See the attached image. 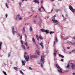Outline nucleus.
I'll return each mask as SVG.
<instances>
[{
	"label": "nucleus",
	"mask_w": 75,
	"mask_h": 75,
	"mask_svg": "<svg viewBox=\"0 0 75 75\" xmlns=\"http://www.w3.org/2000/svg\"><path fill=\"white\" fill-rule=\"evenodd\" d=\"M3 72L4 74V75H7V74H6V72H5L4 71H3Z\"/></svg>",
	"instance_id": "nucleus-36"
},
{
	"label": "nucleus",
	"mask_w": 75,
	"mask_h": 75,
	"mask_svg": "<svg viewBox=\"0 0 75 75\" xmlns=\"http://www.w3.org/2000/svg\"><path fill=\"white\" fill-rule=\"evenodd\" d=\"M21 5V2H19V5Z\"/></svg>",
	"instance_id": "nucleus-57"
},
{
	"label": "nucleus",
	"mask_w": 75,
	"mask_h": 75,
	"mask_svg": "<svg viewBox=\"0 0 75 75\" xmlns=\"http://www.w3.org/2000/svg\"><path fill=\"white\" fill-rule=\"evenodd\" d=\"M41 31L42 32H45L46 31V30L44 29H41Z\"/></svg>",
	"instance_id": "nucleus-16"
},
{
	"label": "nucleus",
	"mask_w": 75,
	"mask_h": 75,
	"mask_svg": "<svg viewBox=\"0 0 75 75\" xmlns=\"http://www.w3.org/2000/svg\"><path fill=\"white\" fill-rule=\"evenodd\" d=\"M39 18L40 19V20L41 22H42V20L41 19V18Z\"/></svg>",
	"instance_id": "nucleus-51"
},
{
	"label": "nucleus",
	"mask_w": 75,
	"mask_h": 75,
	"mask_svg": "<svg viewBox=\"0 0 75 75\" xmlns=\"http://www.w3.org/2000/svg\"><path fill=\"white\" fill-rule=\"evenodd\" d=\"M13 69H15V70H16V71H18L17 70L18 69V68H17V67H14L13 68Z\"/></svg>",
	"instance_id": "nucleus-18"
},
{
	"label": "nucleus",
	"mask_w": 75,
	"mask_h": 75,
	"mask_svg": "<svg viewBox=\"0 0 75 75\" xmlns=\"http://www.w3.org/2000/svg\"><path fill=\"white\" fill-rule=\"evenodd\" d=\"M27 54V52H25V55L24 56V58H25V55Z\"/></svg>",
	"instance_id": "nucleus-41"
},
{
	"label": "nucleus",
	"mask_w": 75,
	"mask_h": 75,
	"mask_svg": "<svg viewBox=\"0 0 75 75\" xmlns=\"http://www.w3.org/2000/svg\"><path fill=\"white\" fill-rule=\"evenodd\" d=\"M22 48H24V50H25V46H24L23 45H22Z\"/></svg>",
	"instance_id": "nucleus-30"
},
{
	"label": "nucleus",
	"mask_w": 75,
	"mask_h": 75,
	"mask_svg": "<svg viewBox=\"0 0 75 75\" xmlns=\"http://www.w3.org/2000/svg\"><path fill=\"white\" fill-rule=\"evenodd\" d=\"M55 41L56 42H58V39H57V37H55Z\"/></svg>",
	"instance_id": "nucleus-22"
},
{
	"label": "nucleus",
	"mask_w": 75,
	"mask_h": 75,
	"mask_svg": "<svg viewBox=\"0 0 75 75\" xmlns=\"http://www.w3.org/2000/svg\"><path fill=\"white\" fill-rule=\"evenodd\" d=\"M69 8L70 10L73 12V13H74L75 12V9L73 8L71 6L69 5Z\"/></svg>",
	"instance_id": "nucleus-4"
},
{
	"label": "nucleus",
	"mask_w": 75,
	"mask_h": 75,
	"mask_svg": "<svg viewBox=\"0 0 75 75\" xmlns=\"http://www.w3.org/2000/svg\"><path fill=\"white\" fill-rule=\"evenodd\" d=\"M7 16H8V15L7 14H6V17L7 18Z\"/></svg>",
	"instance_id": "nucleus-52"
},
{
	"label": "nucleus",
	"mask_w": 75,
	"mask_h": 75,
	"mask_svg": "<svg viewBox=\"0 0 75 75\" xmlns=\"http://www.w3.org/2000/svg\"><path fill=\"white\" fill-rule=\"evenodd\" d=\"M22 19H23V18L22 17L20 16L19 17V20H22Z\"/></svg>",
	"instance_id": "nucleus-27"
},
{
	"label": "nucleus",
	"mask_w": 75,
	"mask_h": 75,
	"mask_svg": "<svg viewBox=\"0 0 75 75\" xmlns=\"http://www.w3.org/2000/svg\"><path fill=\"white\" fill-rule=\"evenodd\" d=\"M71 45H75V42L72 43V42H71Z\"/></svg>",
	"instance_id": "nucleus-37"
},
{
	"label": "nucleus",
	"mask_w": 75,
	"mask_h": 75,
	"mask_svg": "<svg viewBox=\"0 0 75 75\" xmlns=\"http://www.w3.org/2000/svg\"><path fill=\"white\" fill-rule=\"evenodd\" d=\"M67 43L68 44H71V42L69 40H67Z\"/></svg>",
	"instance_id": "nucleus-24"
},
{
	"label": "nucleus",
	"mask_w": 75,
	"mask_h": 75,
	"mask_svg": "<svg viewBox=\"0 0 75 75\" xmlns=\"http://www.w3.org/2000/svg\"><path fill=\"white\" fill-rule=\"evenodd\" d=\"M58 25H59V27H62L61 26V25H59V24H58Z\"/></svg>",
	"instance_id": "nucleus-58"
},
{
	"label": "nucleus",
	"mask_w": 75,
	"mask_h": 75,
	"mask_svg": "<svg viewBox=\"0 0 75 75\" xmlns=\"http://www.w3.org/2000/svg\"><path fill=\"white\" fill-rule=\"evenodd\" d=\"M12 33L13 34H14V33H15V31H14V28L13 27H12Z\"/></svg>",
	"instance_id": "nucleus-14"
},
{
	"label": "nucleus",
	"mask_w": 75,
	"mask_h": 75,
	"mask_svg": "<svg viewBox=\"0 0 75 75\" xmlns=\"http://www.w3.org/2000/svg\"><path fill=\"white\" fill-rule=\"evenodd\" d=\"M10 57V53L8 54V57Z\"/></svg>",
	"instance_id": "nucleus-47"
},
{
	"label": "nucleus",
	"mask_w": 75,
	"mask_h": 75,
	"mask_svg": "<svg viewBox=\"0 0 75 75\" xmlns=\"http://www.w3.org/2000/svg\"><path fill=\"white\" fill-rule=\"evenodd\" d=\"M38 24H39V27H41V22L40 21L38 22Z\"/></svg>",
	"instance_id": "nucleus-17"
},
{
	"label": "nucleus",
	"mask_w": 75,
	"mask_h": 75,
	"mask_svg": "<svg viewBox=\"0 0 75 75\" xmlns=\"http://www.w3.org/2000/svg\"><path fill=\"white\" fill-rule=\"evenodd\" d=\"M17 19H19V15H18L17 16V17H16V18L15 19V20L16 21H17Z\"/></svg>",
	"instance_id": "nucleus-19"
},
{
	"label": "nucleus",
	"mask_w": 75,
	"mask_h": 75,
	"mask_svg": "<svg viewBox=\"0 0 75 75\" xmlns=\"http://www.w3.org/2000/svg\"><path fill=\"white\" fill-rule=\"evenodd\" d=\"M43 1L42 0L41 1V3H43Z\"/></svg>",
	"instance_id": "nucleus-63"
},
{
	"label": "nucleus",
	"mask_w": 75,
	"mask_h": 75,
	"mask_svg": "<svg viewBox=\"0 0 75 75\" xmlns=\"http://www.w3.org/2000/svg\"><path fill=\"white\" fill-rule=\"evenodd\" d=\"M1 45H2V42L0 43V49H1Z\"/></svg>",
	"instance_id": "nucleus-28"
},
{
	"label": "nucleus",
	"mask_w": 75,
	"mask_h": 75,
	"mask_svg": "<svg viewBox=\"0 0 75 75\" xmlns=\"http://www.w3.org/2000/svg\"><path fill=\"white\" fill-rule=\"evenodd\" d=\"M30 28L29 30L30 32H32L33 31V28L30 25H29Z\"/></svg>",
	"instance_id": "nucleus-11"
},
{
	"label": "nucleus",
	"mask_w": 75,
	"mask_h": 75,
	"mask_svg": "<svg viewBox=\"0 0 75 75\" xmlns=\"http://www.w3.org/2000/svg\"><path fill=\"white\" fill-rule=\"evenodd\" d=\"M36 38H37V40H38V41H39L40 39L41 40H42L43 39V38L42 36L41 35H39V37H38V35H36Z\"/></svg>",
	"instance_id": "nucleus-3"
},
{
	"label": "nucleus",
	"mask_w": 75,
	"mask_h": 75,
	"mask_svg": "<svg viewBox=\"0 0 75 75\" xmlns=\"http://www.w3.org/2000/svg\"><path fill=\"white\" fill-rule=\"evenodd\" d=\"M41 7L42 8L43 10L44 11H45V9L42 6H41Z\"/></svg>",
	"instance_id": "nucleus-31"
},
{
	"label": "nucleus",
	"mask_w": 75,
	"mask_h": 75,
	"mask_svg": "<svg viewBox=\"0 0 75 75\" xmlns=\"http://www.w3.org/2000/svg\"><path fill=\"white\" fill-rule=\"evenodd\" d=\"M54 52H57V50H56V49H54Z\"/></svg>",
	"instance_id": "nucleus-42"
},
{
	"label": "nucleus",
	"mask_w": 75,
	"mask_h": 75,
	"mask_svg": "<svg viewBox=\"0 0 75 75\" xmlns=\"http://www.w3.org/2000/svg\"><path fill=\"white\" fill-rule=\"evenodd\" d=\"M33 1H34V2L35 3H38V4H39V3H40V2H39V1H37V0H34Z\"/></svg>",
	"instance_id": "nucleus-15"
},
{
	"label": "nucleus",
	"mask_w": 75,
	"mask_h": 75,
	"mask_svg": "<svg viewBox=\"0 0 75 75\" xmlns=\"http://www.w3.org/2000/svg\"><path fill=\"white\" fill-rule=\"evenodd\" d=\"M23 40H21V42L22 44H23V42L22 41Z\"/></svg>",
	"instance_id": "nucleus-50"
},
{
	"label": "nucleus",
	"mask_w": 75,
	"mask_h": 75,
	"mask_svg": "<svg viewBox=\"0 0 75 75\" xmlns=\"http://www.w3.org/2000/svg\"><path fill=\"white\" fill-rule=\"evenodd\" d=\"M54 56H56V55H57V53H56V52H54Z\"/></svg>",
	"instance_id": "nucleus-39"
},
{
	"label": "nucleus",
	"mask_w": 75,
	"mask_h": 75,
	"mask_svg": "<svg viewBox=\"0 0 75 75\" xmlns=\"http://www.w3.org/2000/svg\"><path fill=\"white\" fill-rule=\"evenodd\" d=\"M55 17H56L55 15H54V16H53L52 17L53 19L52 20V21L54 23H56L58 22V21L57 20H55Z\"/></svg>",
	"instance_id": "nucleus-5"
},
{
	"label": "nucleus",
	"mask_w": 75,
	"mask_h": 75,
	"mask_svg": "<svg viewBox=\"0 0 75 75\" xmlns=\"http://www.w3.org/2000/svg\"><path fill=\"white\" fill-rule=\"evenodd\" d=\"M54 45H55V41L54 42Z\"/></svg>",
	"instance_id": "nucleus-64"
},
{
	"label": "nucleus",
	"mask_w": 75,
	"mask_h": 75,
	"mask_svg": "<svg viewBox=\"0 0 75 75\" xmlns=\"http://www.w3.org/2000/svg\"><path fill=\"white\" fill-rule=\"evenodd\" d=\"M54 32L53 31H51L50 32V35H51V34H54Z\"/></svg>",
	"instance_id": "nucleus-32"
},
{
	"label": "nucleus",
	"mask_w": 75,
	"mask_h": 75,
	"mask_svg": "<svg viewBox=\"0 0 75 75\" xmlns=\"http://www.w3.org/2000/svg\"><path fill=\"white\" fill-rule=\"evenodd\" d=\"M68 37H67V38H64L63 39V40H68Z\"/></svg>",
	"instance_id": "nucleus-33"
},
{
	"label": "nucleus",
	"mask_w": 75,
	"mask_h": 75,
	"mask_svg": "<svg viewBox=\"0 0 75 75\" xmlns=\"http://www.w3.org/2000/svg\"><path fill=\"white\" fill-rule=\"evenodd\" d=\"M62 16L63 17V18H64V15L63 14L62 15Z\"/></svg>",
	"instance_id": "nucleus-56"
},
{
	"label": "nucleus",
	"mask_w": 75,
	"mask_h": 75,
	"mask_svg": "<svg viewBox=\"0 0 75 75\" xmlns=\"http://www.w3.org/2000/svg\"><path fill=\"white\" fill-rule=\"evenodd\" d=\"M65 68H68V69H70L71 68H70V65H69L68 64H67V66L65 67Z\"/></svg>",
	"instance_id": "nucleus-12"
},
{
	"label": "nucleus",
	"mask_w": 75,
	"mask_h": 75,
	"mask_svg": "<svg viewBox=\"0 0 75 75\" xmlns=\"http://www.w3.org/2000/svg\"><path fill=\"white\" fill-rule=\"evenodd\" d=\"M25 40H26V39H27V35H26V34H25Z\"/></svg>",
	"instance_id": "nucleus-40"
},
{
	"label": "nucleus",
	"mask_w": 75,
	"mask_h": 75,
	"mask_svg": "<svg viewBox=\"0 0 75 75\" xmlns=\"http://www.w3.org/2000/svg\"><path fill=\"white\" fill-rule=\"evenodd\" d=\"M23 33H25V27H23Z\"/></svg>",
	"instance_id": "nucleus-23"
},
{
	"label": "nucleus",
	"mask_w": 75,
	"mask_h": 75,
	"mask_svg": "<svg viewBox=\"0 0 75 75\" xmlns=\"http://www.w3.org/2000/svg\"><path fill=\"white\" fill-rule=\"evenodd\" d=\"M71 66V67L72 69H73V70H75V64L72 63H71L70 64Z\"/></svg>",
	"instance_id": "nucleus-6"
},
{
	"label": "nucleus",
	"mask_w": 75,
	"mask_h": 75,
	"mask_svg": "<svg viewBox=\"0 0 75 75\" xmlns=\"http://www.w3.org/2000/svg\"><path fill=\"white\" fill-rule=\"evenodd\" d=\"M32 41L34 42V44L35 45L36 47L37 48L38 47V45L37 44H36V42H35V39L34 38H32Z\"/></svg>",
	"instance_id": "nucleus-7"
},
{
	"label": "nucleus",
	"mask_w": 75,
	"mask_h": 75,
	"mask_svg": "<svg viewBox=\"0 0 75 75\" xmlns=\"http://www.w3.org/2000/svg\"><path fill=\"white\" fill-rule=\"evenodd\" d=\"M74 51H75V50H72L71 51V52H74Z\"/></svg>",
	"instance_id": "nucleus-62"
},
{
	"label": "nucleus",
	"mask_w": 75,
	"mask_h": 75,
	"mask_svg": "<svg viewBox=\"0 0 75 75\" xmlns=\"http://www.w3.org/2000/svg\"><path fill=\"white\" fill-rule=\"evenodd\" d=\"M6 5L7 8H8V5H7V3H6Z\"/></svg>",
	"instance_id": "nucleus-38"
},
{
	"label": "nucleus",
	"mask_w": 75,
	"mask_h": 75,
	"mask_svg": "<svg viewBox=\"0 0 75 75\" xmlns=\"http://www.w3.org/2000/svg\"><path fill=\"white\" fill-rule=\"evenodd\" d=\"M25 45H26V46H28L27 42H26L25 43Z\"/></svg>",
	"instance_id": "nucleus-43"
},
{
	"label": "nucleus",
	"mask_w": 75,
	"mask_h": 75,
	"mask_svg": "<svg viewBox=\"0 0 75 75\" xmlns=\"http://www.w3.org/2000/svg\"><path fill=\"white\" fill-rule=\"evenodd\" d=\"M45 30L46 31L45 32L46 34H48V33H49V30Z\"/></svg>",
	"instance_id": "nucleus-21"
},
{
	"label": "nucleus",
	"mask_w": 75,
	"mask_h": 75,
	"mask_svg": "<svg viewBox=\"0 0 75 75\" xmlns=\"http://www.w3.org/2000/svg\"><path fill=\"white\" fill-rule=\"evenodd\" d=\"M67 49H68L69 50V49H70V47H67Z\"/></svg>",
	"instance_id": "nucleus-54"
},
{
	"label": "nucleus",
	"mask_w": 75,
	"mask_h": 75,
	"mask_svg": "<svg viewBox=\"0 0 75 75\" xmlns=\"http://www.w3.org/2000/svg\"><path fill=\"white\" fill-rule=\"evenodd\" d=\"M36 52L37 53V54H38V55H40V51H38V50H37L36 51Z\"/></svg>",
	"instance_id": "nucleus-20"
},
{
	"label": "nucleus",
	"mask_w": 75,
	"mask_h": 75,
	"mask_svg": "<svg viewBox=\"0 0 75 75\" xmlns=\"http://www.w3.org/2000/svg\"><path fill=\"white\" fill-rule=\"evenodd\" d=\"M72 74L73 75H75V72H74L72 73Z\"/></svg>",
	"instance_id": "nucleus-55"
},
{
	"label": "nucleus",
	"mask_w": 75,
	"mask_h": 75,
	"mask_svg": "<svg viewBox=\"0 0 75 75\" xmlns=\"http://www.w3.org/2000/svg\"><path fill=\"white\" fill-rule=\"evenodd\" d=\"M23 36V35H21V37H20V39H21V40H22V36Z\"/></svg>",
	"instance_id": "nucleus-48"
},
{
	"label": "nucleus",
	"mask_w": 75,
	"mask_h": 75,
	"mask_svg": "<svg viewBox=\"0 0 75 75\" xmlns=\"http://www.w3.org/2000/svg\"><path fill=\"white\" fill-rule=\"evenodd\" d=\"M61 61H62V62H64V59H61Z\"/></svg>",
	"instance_id": "nucleus-49"
},
{
	"label": "nucleus",
	"mask_w": 75,
	"mask_h": 75,
	"mask_svg": "<svg viewBox=\"0 0 75 75\" xmlns=\"http://www.w3.org/2000/svg\"><path fill=\"white\" fill-rule=\"evenodd\" d=\"M27 49H29V47H27Z\"/></svg>",
	"instance_id": "nucleus-61"
},
{
	"label": "nucleus",
	"mask_w": 75,
	"mask_h": 75,
	"mask_svg": "<svg viewBox=\"0 0 75 75\" xmlns=\"http://www.w3.org/2000/svg\"><path fill=\"white\" fill-rule=\"evenodd\" d=\"M20 74H22V75H24V74L23 73V71L21 70H20Z\"/></svg>",
	"instance_id": "nucleus-26"
},
{
	"label": "nucleus",
	"mask_w": 75,
	"mask_h": 75,
	"mask_svg": "<svg viewBox=\"0 0 75 75\" xmlns=\"http://www.w3.org/2000/svg\"><path fill=\"white\" fill-rule=\"evenodd\" d=\"M29 69H30V70H33V69L31 68V67H29Z\"/></svg>",
	"instance_id": "nucleus-35"
},
{
	"label": "nucleus",
	"mask_w": 75,
	"mask_h": 75,
	"mask_svg": "<svg viewBox=\"0 0 75 75\" xmlns=\"http://www.w3.org/2000/svg\"><path fill=\"white\" fill-rule=\"evenodd\" d=\"M31 11H33V12H34V11H33V7H31Z\"/></svg>",
	"instance_id": "nucleus-44"
},
{
	"label": "nucleus",
	"mask_w": 75,
	"mask_h": 75,
	"mask_svg": "<svg viewBox=\"0 0 75 75\" xmlns=\"http://www.w3.org/2000/svg\"><path fill=\"white\" fill-rule=\"evenodd\" d=\"M55 65L56 67L59 69H58V71L59 72H60L61 74H62L63 72L62 71V69L61 67H59V66L58 65V64H56Z\"/></svg>",
	"instance_id": "nucleus-2"
},
{
	"label": "nucleus",
	"mask_w": 75,
	"mask_h": 75,
	"mask_svg": "<svg viewBox=\"0 0 75 75\" xmlns=\"http://www.w3.org/2000/svg\"><path fill=\"white\" fill-rule=\"evenodd\" d=\"M41 59H40L41 63V67L42 68H43V65H44V63L45 62V59L44 58V55H42L41 56Z\"/></svg>",
	"instance_id": "nucleus-1"
},
{
	"label": "nucleus",
	"mask_w": 75,
	"mask_h": 75,
	"mask_svg": "<svg viewBox=\"0 0 75 75\" xmlns=\"http://www.w3.org/2000/svg\"><path fill=\"white\" fill-rule=\"evenodd\" d=\"M39 11H40V12H42V11H41V8H39L38 9Z\"/></svg>",
	"instance_id": "nucleus-34"
},
{
	"label": "nucleus",
	"mask_w": 75,
	"mask_h": 75,
	"mask_svg": "<svg viewBox=\"0 0 75 75\" xmlns=\"http://www.w3.org/2000/svg\"><path fill=\"white\" fill-rule=\"evenodd\" d=\"M65 16H66V17H68V14H66L65 15Z\"/></svg>",
	"instance_id": "nucleus-59"
},
{
	"label": "nucleus",
	"mask_w": 75,
	"mask_h": 75,
	"mask_svg": "<svg viewBox=\"0 0 75 75\" xmlns=\"http://www.w3.org/2000/svg\"><path fill=\"white\" fill-rule=\"evenodd\" d=\"M59 57H61L62 58H64V56L62 55L61 54H59Z\"/></svg>",
	"instance_id": "nucleus-25"
},
{
	"label": "nucleus",
	"mask_w": 75,
	"mask_h": 75,
	"mask_svg": "<svg viewBox=\"0 0 75 75\" xmlns=\"http://www.w3.org/2000/svg\"><path fill=\"white\" fill-rule=\"evenodd\" d=\"M62 51L64 52H65V49H64V50H62Z\"/></svg>",
	"instance_id": "nucleus-46"
},
{
	"label": "nucleus",
	"mask_w": 75,
	"mask_h": 75,
	"mask_svg": "<svg viewBox=\"0 0 75 75\" xmlns=\"http://www.w3.org/2000/svg\"><path fill=\"white\" fill-rule=\"evenodd\" d=\"M66 19H67V18H64V21H66Z\"/></svg>",
	"instance_id": "nucleus-45"
},
{
	"label": "nucleus",
	"mask_w": 75,
	"mask_h": 75,
	"mask_svg": "<svg viewBox=\"0 0 75 75\" xmlns=\"http://www.w3.org/2000/svg\"><path fill=\"white\" fill-rule=\"evenodd\" d=\"M66 72H69V70H67L65 71Z\"/></svg>",
	"instance_id": "nucleus-53"
},
{
	"label": "nucleus",
	"mask_w": 75,
	"mask_h": 75,
	"mask_svg": "<svg viewBox=\"0 0 75 75\" xmlns=\"http://www.w3.org/2000/svg\"><path fill=\"white\" fill-rule=\"evenodd\" d=\"M25 59L26 61H28V60L29 59V56L28 55L26 57H25Z\"/></svg>",
	"instance_id": "nucleus-10"
},
{
	"label": "nucleus",
	"mask_w": 75,
	"mask_h": 75,
	"mask_svg": "<svg viewBox=\"0 0 75 75\" xmlns=\"http://www.w3.org/2000/svg\"><path fill=\"white\" fill-rule=\"evenodd\" d=\"M37 58V56L35 55H30V59H33V58Z\"/></svg>",
	"instance_id": "nucleus-8"
},
{
	"label": "nucleus",
	"mask_w": 75,
	"mask_h": 75,
	"mask_svg": "<svg viewBox=\"0 0 75 75\" xmlns=\"http://www.w3.org/2000/svg\"><path fill=\"white\" fill-rule=\"evenodd\" d=\"M25 62H26V61H25V60H22V63L23 65H25Z\"/></svg>",
	"instance_id": "nucleus-9"
},
{
	"label": "nucleus",
	"mask_w": 75,
	"mask_h": 75,
	"mask_svg": "<svg viewBox=\"0 0 75 75\" xmlns=\"http://www.w3.org/2000/svg\"><path fill=\"white\" fill-rule=\"evenodd\" d=\"M55 12H56V13H58V11H59V9H56L55 10Z\"/></svg>",
	"instance_id": "nucleus-29"
},
{
	"label": "nucleus",
	"mask_w": 75,
	"mask_h": 75,
	"mask_svg": "<svg viewBox=\"0 0 75 75\" xmlns=\"http://www.w3.org/2000/svg\"><path fill=\"white\" fill-rule=\"evenodd\" d=\"M40 45H41V46H42V48H44V46H43V43H42V42H41L40 43Z\"/></svg>",
	"instance_id": "nucleus-13"
},
{
	"label": "nucleus",
	"mask_w": 75,
	"mask_h": 75,
	"mask_svg": "<svg viewBox=\"0 0 75 75\" xmlns=\"http://www.w3.org/2000/svg\"><path fill=\"white\" fill-rule=\"evenodd\" d=\"M7 1L8 3H10V1H9L8 0H7Z\"/></svg>",
	"instance_id": "nucleus-60"
}]
</instances>
